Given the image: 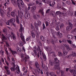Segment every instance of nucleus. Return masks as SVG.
I'll return each mask as SVG.
<instances>
[{"instance_id":"f257e3e1","label":"nucleus","mask_w":76,"mask_h":76,"mask_svg":"<svg viewBox=\"0 0 76 76\" xmlns=\"http://www.w3.org/2000/svg\"><path fill=\"white\" fill-rule=\"evenodd\" d=\"M54 61L55 63V69L60 70V63H59V60H58L57 58H54Z\"/></svg>"},{"instance_id":"f03ea898","label":"nucleus","mask_w":76,"mask_h":76,"mask_svg":"<svg viewBox=\"0 0 76 76\" xmlns=\"http://www.w3.org/2000/svg\"><path fill=\"white\" fill-rule=\"evenodd\" d=\"M23 31V27L22 26V24L20 23V27L19 29V32H21L20 34V37L22 39V41H23V42L24 44H26V42L25 41V38H24V37L23 36V34L22 33V32Z\"/></svg>"},{"instance_id":"7ed1b4c3","label":"nucleus","mask_w":76,"mask_h":76,"mask_svg":"<svg viewBox=\"0 0 76 76\" xmlns=\"http://www.w3.org/2000/svg\"><path fill=\"white\" fill-rule=\"evenodd\" d=\"M21 56L22 59H23L24 61H25L26 62H27V60L28 59H29V57L28 56V55H25V56L24 58V55L21 54Z\"/></svg>"},{"instance_id":"20e7f679","label":"nucleus","mask_w":76,"mask_h":76,"mask_svg":"<svg viewBox=\"0 0 76 76\" xmlns=\"http://www.w3.org/2000/svg\"><path fill=\"white\" fill-rule=\"evenodd\" d=\"M15 22V19L14 18H12L9 20L8 21L6 22V23L7 25H10V23H14Z\"/></svg>"},{"instance_id":"39448f33","label":"nucleus","mask_w":76,"mask_h":76,"mask_svg":"<svg viewBox=\"0 0 76 76\" xmlns=\"http://www.w3.org/2000/svg\"><path fill=\"white\" fill-rule=\"evenodd\" d=\"M25 18L26 19H29L30 18V14L26 12L25 14Z\"/></svg>"},{"instance_id":"423d86ee","label":"nucleus","mask_w":76,"mask_h":76,"mask_svg":"<svg viewBox=\"0 0 76 76\" xmlns=\"http://www.w3.org/2000/svg\"><path fill=\"white\" fill-rule=\"evenodd\" d=\"M2 31L4 34H5L6 36H7L8 34V33H7V28H5L4 29H3L2 30Z\"/></svg>"},{"instance_id":"0eeeda50","label":"nucleus","mask_w":76,"mask_h":76,"mask_svg":"<svg viewBox=\"0 0 76 76\" xmlns=\"http://www.w3.org/2000/svg\"><path fill=\"white\" fill-rule=\"evenodd\" d=\"M2 40L3 41L4 40H6L7 39V38L4 35V34H2L1 35Z\"/></svg>"},{"instance_id":"6e6552de","label":"nucleus","mask_w":76,"mask_h":76,"mask_svg":"<svg viewBox=\"0 0 76 76\" xmlns=\"http://www.w3.org/2000/svg\"><path fill=\"white\" fill-rule=\"evenodd\" d=\"M34 54L35 55L37 56V55L38 58H39V52H38L37 53V51H36V50H34Z\"/></svg>"},{"instance_id":"1a4fd4ad","label":"nucleus","mask_w":76,"mask_h":76,"mask_svg":"<svg viewBox=\"0 0 76 76\" xmlns=\"http://www.w3.org/2000/svg\"><path fill=\"white\" fill-rule=\"evenodd\" d=\"M44 9L43 8H41L40 10L39 11V12L42 15H44V12L43 11Z\"/></svg>"},{"instance_id":"9d476101","label":"nucleus","mask_w":76,"mask_h":76,"mask_svg":"<svg viewBox=\"0 0 76 76\" xmlns=\"http://www.w3.org/2000/svg\"><path fill=\"white\" fill-rule=\"evenodd\" d=\"M34 25L36 29H37V31H38L39 30L38 25V24H37V23L36 22H34Z\"/></svg>"},{"instance_id":"9b49d317","label":"nucleus","mask_w":76,"mask_h":76,"mask_svg":"<svg viewBox=\"0 0 76 76\" xmlns=\"http://www.w3.org/2000/svg\"><path fill=\"white\" fill-rule=\"evenodd\" d=\"M16 15V12H12L11 13V15L12 17H15Z\"/></svg>"},{"instance_id":"f8f14e48","label":"nucleus","mask_w":76,"mask_h":76,"mask_svg":"<svg viewBox=\"0 0 76 76\" xmlns=\"http://www.w3.org/2000/svg\"><path fill=\"white\" fill-rule=\"evenodd\" d=\"M72 27H71L68 26H67L66 28V30L67 31H69L70 30H72Z\"/></svg>"},{"instance_id":"ddd939ff","label":"nucleus","mask_w":76,"mask_h":76,"mask_svg":"<svg viewBox=\"0 0 76 76\" xmlns=\"http://www.w3.org/2000/svg\"><path fill=\"white\" fill-rule=\"evenodd\" d=\"M16 21L17 23H18V24H20L19 19V18H18V15H16Z\"/></svg>"},{"instance_id":"4468645a","label":"nucleus","mask_w":76,"mask_h":76,"mask_svg":"<svg viewBox=\"0 0 76 76\" xmlns=\"http://www.w3.org/2000/svg\"><path fill=\"white\" fill-rule=\"evenodd\" d=\"M11 1L12 2L13 5L16 6V2L15 1V0H11Z\"/></svg>"},{"instance_id":"2eb2a0df","label":"nucleus","mask_w":76,"mask_h":76,"mask_svg":"<svg viewBox=\"0 0 76 76\" xmlns=\"http://www.w3.org/2000/svg\"><path fill=\"white\" fill-rule=\"evenodd\" d=\"M16 66V65L15 64H14L13 66L10 68V69L11 71H12L13 72L15 70V67Z\"/></svg>"},{"instance_id":"dca6fc26","label":"nucleus","mask_w":76,"mask_h":76,"mask_svg":"<svg viewBox=\"0 0 76 76\" xmlns=\"http://www.w3.org/2000/svg\"><path fill=\"white\" fill-rule=\"evenodd\" d=\"M36 9V7H31V11L32 12H35V10Z\"/></svg>"},{"instance_id":"f3484780","label":"nucleus","mask_w":76,"mask_h":76,"mask_svg":"<svg viewBox=\"0 0 76 76\" xmlns=\"http://www.w3.org/2000/svg\"><path fill=\"white\" fill-rule=\"evenodd\" d=\"M7 38L10 41V39H12V36H11V35L8 34L7 36Z\"/></svg>"},{"instance_id":"a211bd4d","label":"nucleus","mask_w":76,"mask_h":76,"mask_svg":"<svg viewBox=\"0 0 76 76\" xmlns=\"http://www.w3.org/2000/svg\"><path fill=\"white\" fill-rule=\"evenodd\" d=\"M18 6L20 9V10H22L23 11V10L22 8H21V7H20V4L19 3H18L17 4Z\"/></svg>"},{"instance_id":"6ab92c4d","label":"nucleus","mask_w":76,"mask_h":76,"mask_svg":"<svg viewBox=\"0 0 76 76\" xmlns=\"http://www.w3.org/2000/svg\"><path fill=\"white\" fill-rule=\"evenodd\" d=\"M11 34L12 36L13 39H16V37H15V35L14 34H13V32H12Z\"/></svg>"},{"instance_id":"aec40b11","label":"nucleus","mask_w":76,"mask_h":76,"mask_svg":"<svg viewBox=\"0 0 76 76\" xmlns=\"http://www.w3.org/2000/svg\"><path fill=\"white\" fill-rule=\"evenodd\" d=\"M67 37L68 39H72L73 38V36L72 35H68L67 36Z\"/></svg>"},{"instance_id":"412c9836","label":"nucleus","mask_w":76,"mask_h":76,"mask_svg":"<svg viewBox=\"0 0 76 76\" xmlns=\"http://www.w3.org/2000/svg\"><path fill=\"white\" fill-rule=\"evenodd\" d=\"M18 16L19 18H22V17H21V15L20 14V12H19V10L18 11Z\"/></svg>"},{"instance_id":"4be33fe9","label":"nucleus","mask_w":76,"mask_h":76,"mask_svg":"<svg viewBox=\"0 0 76 76\" xmlns=\"http://www.w3.org/2000/svg\"><path fill=\"white\" fill-rule=\"evenodd\" d=\"M31 28L33 31H35V28L34 27V26L33 25L32 23H31Z\"/></svg>"},{"instance_id":"5701e85b","label":"nucleus","mask_w":76,"mask_h":76,"mask_svg":"<svg viewBox=\"0 0 76 76\" xmlns=\"http://www.w3.org/2000/svg\"><path fill=\"white\" fill-rule=\"evenodd\" d=\"M11 51L13 55H14V54H17V52L16 51L12 50H11Z\"/></svg>"},{"instance_id":"b1692460","label":"nucleus","mask_w":76,"mask_h":76,"mask_svg":"<svg viewBox=\"0 0 76 76\" xmlns=\"http://www.w3.org/2000/svg\"><path fill=\"white\" fill-rule=\"evenodd\" d=\"M35 66L37 68H38L39 67V65L38 63L37 62H36L35 63Z\"/></svg>"},{"instance_id":"393cba45","label":"nucleus","mask_w":76,"mask_h":76,"mask_svg":"<svg viewBox=\"0 0 76 76\" xmlns=\"http://www.w3.org/2000/svg\"><path fill=\"white\" fill-rule=\"evenodd\" d=\"M50 31L51 32V33L53 36H54V30L51 29H50Z\"/></svg>"},{"instance_id":"a878e982","label":"nucleus","mask_w":76,"mask_h":76,"mask_svg":"<svg viewBox=\"0 0 76 76\" xmlns=\"http://www.w3.org/2000/svg\"><path fill=\"white\" fill-rule=\"evenodd\" d=\"M19 1L21 3V5L22 6H24V3H23V1L22 0H20Z\"/></svg>"},{"instance_id":"bb28decb","label":"nucleus","mask_w":76,"mask_h":76,"mask_svg":"<svg viewBox=\"0 0 76 76\" xmlns=\"http://www.w3.org/2000/svg\"><path fill=\"white\" fill-rule=\"evenodd\" d=\"M56 14L58 15H61L62 14V13L59 11H57L56 12Z\"/></svg>"},{"instance_id":"cd10ccee","label":"nucleus","mask_w":76,"mask_h":76,"mask_svg":"<svg viewBox=\"0 0 76 76\" xmlns=\"http://www.w3.org/2000/svg\"><path fill=\"white\" fill-rule=\"evenodd\" d=\"M49 63L50 66H53V63L51 60H49Z\"/></svg>"},{"instance_id":"c85d7f7f","label":"nucleus","mask_w":76,"mask_h":76,"mask_svg":"<svg viewBox=\"0 0 76 76\" xmlns=\"http://www.w3.org/2000/svg\"><path fill=\"white\" fill-rule=\"evenodd\" d=\"M4 68L6 71H7L9 70V68L7 66H4Z\"/></svg>"},{"instance_id":"c756f323","label":"nucleus","mask_w":76,"mask_h":76,"mask_svg":"<svg viewBox=\"0 0 76 76\" xmlns=\"http://www.w3.org/2000/svg\"><path fill=\"white\" fill-rule=\"evenodd\" d=\"M50 16H53V17H54L56 16V14L55 13L51 12L50 14Z\"/></svg>"},{"instance_id":"7c9ffc66","label":"nucleus","mask_w":76,"mask_h":76,"mask_svg":"<svg viewBox=\"0 0 76 76\" xmlns=\"http://www.w3.org/2000/svg\"><path fill=\"white\" fill-rule=\"evenodd\" d=\"M68 26H70L71 27L73 28V24L72 23H69V24H68Z\"/></svg>"},{"instance_id":"2f4dec72","label":"nucleus","mask_w":76,"mask_h":76,"mask_svg":"<svg viewBox=\"0 0 76 76\" xmlns=\"http://www.w3.org/2000/svg\"><path fill=\"white\" fill-rule=\"evenodd\" d=\"M64 25L63 23L61 24L60 26V28H64Z\"/></svg>"},{"instance_id":"473e14b6","label":"nucleus","mask_w":76,"mask_h":76,"mask_svg":"<svg viewBox=\"0 0 76 76\" xmlns=\"http://www.w3.org/2000/svg\"><path fill=\"white\" fill-rule=\"evenodd\" d=\"M42 65V67L43 69H44V68L45 67V66H44V63H43V61L41 62Z\"/></svg>"},{"instance_id":"72a5a7b5","label":"nucleus","mask_w":76,"mask_h":76,"mask_svg":"<svg viewBox=\"0 0 76 76\" xmlns=\"http://www.w3.org/2000/svg\"><path fill=\"white\" fill-rule=\"evenodd\" d=\"M31 35L32 38H35V34H34V32H31Z\"/></svg>"},{"instance_id":"f704fd0d","label":"nucleus","mask_w":76,"mask_h":76,"mask_svg":"<svg viewBox=\"0 0 76 76\" xmlns=\"http://www.w3.org/2000/svg\"><path fill=\"white\" fill-rule=\"evenodd\" d=\"M49 75H50V76H53L55 74H54V72H51L49 73Z\"/></svg>"},{"instance_id":"c9c22d12","label":"nucleus","mask_w":76,"mask_h":76,"mask_svg":"<svg viewBox=\"0 0 76 76\" xmlns=\"http://www.w3.org/2000/svg\"><path fill=\"white\" fill-rule=\"evenodd\" d=\"M43 59H44V61H46L47 60V58H46V56L45 55H43Z\"/></svg>"},{"instance_id":"e433bc0d","label":"nucleus","mask_w":76,"mask_h":76,"mask_svg":"<svg viewBox=\"0 0 76 76\" xmlns=\"http://www.w3.org/2000/svg\"><path fill=\"white\" fill-rule=\"evenodd\" d=\"M22 11V10L20 11L21 15V17H23V11Z\"/></svg>"},{"instance_id":"4c0bfd02","label":"nucleus","mask_w":76,"mask_h":76,"mask_svg":"<svg viewBox=\"0 0 76 76\" xmlns=\"http://www.w3.org/2000/svg\"><path fill=\"white\" fill-rule=\"evenodd\" d=\"M6 74L8 75H10V71L9 70L7 71Z\"/></svg>"},{"instance_id":"58836bf2","label":"nucleus","mask_w":76,"mask_h":76,"mask_svg":"<svg viewBox=\"0 0 76 76\" xmlns=\"http://www.w3.org/2000/svg\"><path fill=\"white\" fill-rule=\"evenodd\" d=\"M61 50H63L64 51V50H65V48L63 46H61Z\"/></svg>"},{"instance_id":"ea45409f","label":"nucleus","mask_w":76,"mask_h":76,"mask_svg":"<svg viewBox=\"0 0 76 76\" xmlns=\"http://www.w3.org/2000/svg\"><path fill=\"white\" fill-rule=\"evenodd\" d=\"M34 4L33 3H30L28 5V6H34Z\"/></svg>"},{"instance_id":"a19ab883","label":"nucleus","mask_w":76,"mask_h":76,"mask_svg":"<svg viewBox=\"0 0 76 76\" xmlns=\"http://www.w3.org/2000/svg\"><path fill=\"white\" fill-rule=\"evenodd\" d=\"M38 25L39 26H40L41 25V22L39 20H38Z\"/></svg>"},{"instance_id":"79ce46f5","label":"nucleus","mask_w":76,"mask_h":76,"mask_svg":"<svg viewBox=\"0 0 76 76\" xmlns=\"http://www.w3.org/2000/svg\"><path fill=\"white\" fill-rule=\"evenodd\" d=\"M76 53H73L72 54H71V56L72 57H76Z\"/></svg>"},{"instance_id":"37998d69","label":"nucleus","mask_w":76,"mask_h":76,"mask_svg":"<svg viewBox=\"0 0 76 76\" xmlns=\"http://www.w3.org/2000/svg\"><path fill=\"white\" fill-rule=\"evenodd\" d=\"M67 41L70 44L72 45V41L69 40H67Z\"/></svg>"},{"instance_id":"c03bdc74","label":"nucleus","mask_w":76,"mask_h":76,"mask_svg":"<svg viewBox=\"0 0 76 76\" xmlns=\"http://www.w3.org/2000/svg\"><path fill=\"white\" fill-rule=\"evenodd\" d=\"M40 39L41 40L43 41L44 39V37L43 36H40Z\"/></svg>"},{"instance_id":"a18cd8bd","label":"nucleus","mask_w":76,"mask_h":76,"mask_svg":"<svg viewBox=\"0 0 76 76\" xmlns=\"http://www.w3.org/2000/svg\"><path fill=\"white\" fill-rule=\"evenodd\" d=\"M19 45L21 47H22V46H23V42L22 41H21L20 43L19 44Z\"/></svg>"},{"instance_id":"49530a36","label":"nucleus","mask_w":76,"mask_h":76,"mask_svg":"<svg viewBox=\"0 0 76 76\" xmlns=\"http://www.w3.org/2000/svg\"><path fill=\"white\" fill-rule=\"evenodd\" d=\"M64 47H65L66 48H67V49L68 48H69V46L68 45L66 44L64 45Z\"/></svg>"},{"instance_id":"de8ad7c7","label":"nucleus","mask_w":76,"mask_h":76,"mask_svg":"<svg viewBox=\"0 0 76 76\" xmlns=\"http://www.w3.org/2000/svg\"><path fill=\"white\" fill-rule=\"evenodd\" d=\"M67 22L68 23V24L72 23V21L70 20H67Z\"/></svg>"},{"instance_id":"09e8293b","label":"nucleus","mask_w":76,"mask_h":76,"mask_svg":"<svg viewBox=\"0 0 76 76\" xmlns=\"http://www.w3.org/2000/svg\"><path fill=\"white\" fill-rule=\"evenodd\" d=\"M45 23H46V26H48V25H49V23L48 21H45Z\"/></svg>"},{"instance_id":"8fccbe9b","label":"nucleus","mask_w":76,"mask_h":76,"mask_svg":"<svg viewBox=\"0 0 76 76\" xmlns=\"http://www.w3.org/2000/svg\"><path fill=\"white\" fill-rule=\"evenodd\" d=\"M61 34V33H60V31H59L56 33V34L58 36V35H60V34Z\"/></svg>"},{"instance_id":"3c124183","label":"nucleus","mask_w":76,"mask_h":76,"mask_svg":"<svg viewBox=\"0 0 76 76\" xmlns=\"http://www.w3.org/2000/svg\"><path fill=\"white\" fill-rule=\"evenodd\" d=\"M70 72H71V73H73L74 72H75V71H76V70H73V69H71V70H70Z\"/></svg>"},{"instance_id":"603ef678","label":"nucleus","mask_w":76,"mask_h":76,"mask_svg":"<svg viewBox=\"0 0 76 76\" xmlns=\"http://www.w3.org/2000/svg\"><path fill=\"white\" fill-rule=\"evenodd\" d=\"M66 3L68 5H70V2L69 1H66Z\"/></svg>"},{"instance_id":"864d4df0","label":"nucleus","mask_w":76,"mask_h":76,"mask_svg":"<svg viewBox=\"0 0 76 76\" xmlns=\"http://www.w3.org/2000/svg\"><path fill=\"white\" fill-rule=\"evenodd\" d=\"M4 42H6V45L7 47H10V45H9V44L8 42H6V41H4Z\"/></svg>"},{"instance_id":"5fc2aeb1","label":"nucleus","mask_w":76,"mask_h":76,"mask_svg":"<svg viewBox=\"0 0 76 76\" xmlns=\"http://www.w3.org/2000/svg\"><path fill=\"white\" fill-rule=\"evenodd\" d=\"M61 15H62V16H66V14L64 12H62Z\"/></svg>"},{"instance_id":"6e6d98bb","label":"nucleus","mask_w":76,"mask_h":76,"mask_svg":"<svg viewBox=\"0 0 76 76\" xmlns=\"http://www.w3.org/2000/svg\"><path fill=\"white\" fill-rule=\"evenodd\" d=\"M17 50L18 52H19V53H20V52H21V50L20 49V48H17Z\"/></svg>"},{"instance_id":"4d7b16f0","label":"nucleus","mask_w":76,"mask_h":76,"mask_svg":"<svg viewBox=\"0 0 76 76\" xmlns=\"http://www.w3.org/2000/svg\"><path fill=\"white\" fill-rule=\"evenodd\" d=\"M40 50H41L40 49V47L39 46H38L37 48V51H40Z\"/></svg>"},{"instance_id":"13d9d810","label":"nucleus","mask_w":76,"mask_h":76,"mask_svg":"<svg viewBox=\"0 0 76 76\" xmlns=\"http://www.w3.org/2000/svg\"><path fill=\"white\" fill-rule=\"evenodd\" d=\"M71 46H72V48H76V46L75 45V44H72Z\"/></svg>"},{"instance_id":"bf43d9fd","label":"nucleus","mask_w":76,"mask_h":76,"mask_svg":"<svg viewBox=\"0 0 76 76\" xmlns=\"http://www.w3.org/2000/svg\"><path fill=\"white\" fill-rule=\"evenodd\" d=\"M20 72V69H19V70H17L16 71V73H17V75H19V74Z\"/></svg>"},{"instance_id":"052dcab7","label":"nucleus","mask_w":76,"mask_h":76,"mask_svg":"<svg viewBox=\"0 0 76 76\" xmlns=\"http://www.w3.org/2000/svg\"><path fill=\"white\" fill-rule=\"evenodd\" d=\"M33 17L34 19H36V20H37V19H38L37 17V16L35 15H33Z\"/></svg>"},{"instance_id":"680f3d73","label":"nucleus","mask_w":76,"mask_h":76,"mask_svg":"<svg viewBox=\"0 0 76 76\" xmlns=\"http://www.w3.org/2000/svg\"><path fill=\"white\" fill-rule=\"evenodd\" d=\"M0 13H1V16H2V17H4V15L3 13L2 12H0Z\"/></svg>"},{"instance_id":"e2e57ef3","label":"nucleus","mask_w":76,"mask_h":76,"mask_svg":"<svg viewBox=\"0 0 76 76\" xmlns=\"http://www.w3.org/2000/svg\"><path fill=\"white\" fill-rule=\"evenodd\" d=\"M72 1V4H74V5H75L76 3H75V2L73 0H71Z\"/></svg>"},{"instance_id":"0e129e2a","label":"nucleus","mask_w":76,"mask_h":76,"mask_svg":"<svg viewBox=\"0 0 76 76\" xmlns=\"http://www.w3.org/2000/svg\"><path fill=\"white\" fill-rule=\"evenodd\" d=\"M62 42H66V40L64 39H62Z\"/></svg>"},{"instance_id":"69168bd1","label":"nucleus","mask_w":76,"mask_h":76,"mask_svg":"<svg viewBox=\"0 0 76 76\" xmlns=\"http://www.w3.org/2000/svg\"><path fill=\"white\" fill-rule=\"evenodd\" d=\"M42 26H43L42 29L44 30V29H45V24H44V23H43Z\"/></svg>"},{"instance_id":"338daca9","label":"nucleus","mask_w":76,"mask_h":76,"mask_svg":"<svg viewBox=\"0 0 76 76\" xmlns=\"http://www.w3.org/2000/svg\"><path fill=\"white\" fill-rule=\"evenodd\" d=\"M72 31L74 32L75 34H76V28L73 29Z\"/></svg>"},{"instance_id":"774afa93","label":"nucleus","mask_w":76,"mask_h":76,"mask_svg":"<svg viewBox=\"0 0 76 76\" xmlns=\"http://www.w3.org/2000/svg\"><path fill=\"white\" fill-rule=\"evenodd\" d=\"M73 75L74 76H76V71H74V72L73 73Z\"/></svg>"}]
</instances>
